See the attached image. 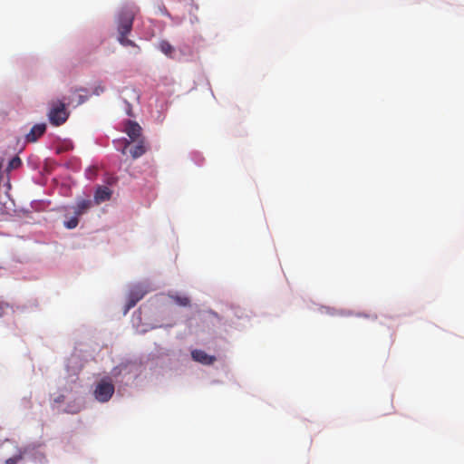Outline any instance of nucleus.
I'll return each mask as SVG.
<instances>
[{
	"mask_svg": "<svg viewBox=\"0 0 464 464\" xmlns=\"http://www.w3.org/2000/svg\"><path fill=\"white\" fill-rule=\"evenodd\" d=\"M22 164L21 159L18 156L14 157L8 163L7 170L10 171L12 169H15L19 168Z\"/></svg>",
	"mask_w": 464,
	"mask_h": 464,
	"instance_id": "obj_13",
	"label": "nucleus"
},
{
	"mask_svg": "<svg viewBox=\"0 0 464 464\" xmlns=\"http://www.w3.org/2000/svg\"><path fill=\"white\" fill-rule=\"evenodd\" d=\"M124 131L130 138V140L124 139L122 141H121V143L122 144L121 152L123 155H125L127 153L128 148L130 147L131 142H135L136 140L145 139L142 136L141 127L135 121H128L124 126Z\"/></svg>",
	"mask_w": 464,
	"mask_h": 464,
	"instance_id": "obj_2",
	"label": "nucleus"
},
{
	"mask_svg": "<svg viewBox=\"0 0 464 464\" xmlns=\"http://www.w3.org/2000/svg\"><path fill=\"white\" fill-rule=\"evenodd\" d=\"M18 459H19V458H17V457L9 458L5 460V464H16Z\"/></svg>",
	"mask_w": 464,
	"mask_h": 464,
	"instance_id": "obj_16",
	"label": "nucleus"
},
{
	"mask_svg": "<svg viewBox=\"0 0 464 464\" xmlns=\"http://www.w3.org/2000/svg\"><path fill=\"white\" fill-rule=\"evenodd\" d=\"M134 143L136 144L130 149V154L131 158L135 160L146 153L148 146L146 144L145 139L136 140Z\"/></svg>",
	"mask_w": 464,
	"mask_h": 464,
	"instance_id": "obj_8",
	"label": "nucleus"
},
{
	"mask_svg": "<svg viewBox=\"0 0 464 464\" xmlns=\"http://www.w3.org/2000/svg\"><path fill=\"white\" fill-rule=\"evenodd\" d=\"M48 117L53 125L59 126L64 123L69 117L65 103L60 101L53 102Z\"/></svg>",
	"mask_w": 464,
	"mask_h": 464,
	"instance_id": "obj_4",
	"label": "nucleus"
},
{
	"mask_svg": "<svg viewBox=\"0 0 464 464\" xmlns=\"http://www.w3.org/2000/svg\"><path fill=\"white\" fill-rule=\"evenodd\" d=\"M46 130L44 123L35 124L32 127L30 132L26 135L25 140L27 142L36 141Z\"/></svg>",
	"mask_w": 464,
	"mask_h": 464,
	"instance_id": "obj_7",
	"label": "nucleus"
},
{
	"mask_svg": "<svg viewBox=\"0 0 464 464\" xmlns=\"http://www.w3.org/2000/svg\"><path fill=\"white\" fill-rule=\"evenodd\" d=\"M136 13L137 10L130 7L121 9L118 14L116 21L119 34L118 41L123 46L138 47L132 40L127 38V35L131 32Z\"/></svg>",
	"mask_w": 464,
	"mask_h": 464,
	"instance_id": "obj_1",
	"label": "nucleus"
},
{
	"mask_svg": "<svg viewBox=\"0 0 464 464\" xmlns=\"http://www.w3.org/2000/svg\"><path fill=\"white\" fill-rule=\"evenodd\" d=\"M115 388L112 381L106 377L98 382L93 392L94 398L100 402H107L112 397Z\"/></svg>",
	"mask_w": 464,
	"mask_h": 464,
	"instance_id": "obj_3",
	"label": "nucleus"
},
{
	"mask_svg": "<svg viewBox=\"0 0 464 464\" xmlns=\"http://www.w3.org/2000/svg\"><path fill=\"white\" fill-rule=\"evenodd\" d=\"M104 90H105L104 86H102L100 83L97 86H95V88L93 89V94L94 95H100L101 93H102L104 92Z\"/></svg>",
	"mask_w": 464,
	"mask_h": 464,
	"instance_id": "obj_15",
	"label": "nucleus"
},
{
	"mask_svg": "<svg viewBox=\"0 0 464 464\" xmlns=\"http://www.w3.org/2000/svg\"><path fill=\"white\" fill-rule=\"evenodd\" d=\"M159 49L169 58H174L175 48L167 40H161L159 43Z\"/></svg>",
	"mask_w": 464,
	"mask_h": 464,
	"instance_id": "obj_10",
	"label": "nucleus"
},
{
	"mask_svg": "<svg viewBox=\"0 0 464 464\" xmlns=\"http://www.w3.org/2000/svg\"><path fill=\"white\" fill-rule=\"evenodd\" d=\"M191 357L194 361L204 365H211L216 362L215 356L209 355L206 352L198 349L191 352Z\"/></svg>",
	"mask_w": 464,
	"mask_h": 464,
	"instance_id": "obj_6",
	"label": "nucleus"
},
{
	"mask_svg": "<svg viewBox=\"0 0 464 464\" xmlns=\"http://www.w3.org/2000/svg\"><path fill=\"white\" fill-rule=\"evenodd\" d=\"M78 223H79V220H78V218H77V216H76V217H72V218H71L68 221H66V222L64 223V226H65L67 228H69V229H72V228H74V227H77Z\"/></svg>",
	"mask_w": 464,
	"mask_h": 464,
	"instance_id": "obj_14",
	"label": "nucleus"
},
{
	"mask_svg": "<svg viewBox=\"0 0 464 464\" xmlns=\"http://www.w3.org/2000/svg\"><path fill=\"white\" fill-rule=\"evenodd\" d=\"M6 308L7 304L0 303V317H2L5 314Z\"/></svg>",
	"mask_w": 464,
	"mask_h": 464,
	"instance_id": "obj_17",
	"label": "nucleus"
},
{
	"mask_svg": "<svg viewBox=\"0 0 464 464\" xmlns=\"http://www.w3.org/2000/svg\"><path fill=\"white\" fill-rule=\"evenodd\" d=\"M111 196V190L105 186L99 187L95 192L94 198L97 203L109 200Z\"/></svg>",
	"mask_w": 464,
	"mask_h": 464,
	"instance_id": "obj_9",
	"label": "nucleus"
},
{
	"mask_svg": "<svg viewBox=\"0 0 464 464\" xmlns=\"http://www.w3.org/2000/svg\"><path fill=\"white\" fill-rule=\"evenodd\" d=\"M149 292V289L143 285H135L130 291L128 301L126 304L127 310L134 307L136 304L143 298V296Z\"/></svg>",
	"mask_w": 464,
	"mask_h": 464,
	"instance_id": "obj_5",
	"label": "nucleus"
},
{
	"mask_svg": "<svg viewBox=\"0 0 464 464\" xmlns=\"http://www.w3.org/2000/svg\"><path fill=\"white\" fill-rule=\"evenodd\" d=\"M92 206V201L89 199H82L79 201L75 207L74 213L76 216L83 214Z\"/></svg>",
	"mask_w": 464,
	"mask_h": 464,
	"instance_id": "obj_11",
	"label": "nucleus"
},
{
	"mask_svg": "<svg viewBox=\"0 0 464 464\" xmlns=\"http://www.w3.org/2000/svg\"><path fill=\"white\" fill-rule=\"evenodd\" d=\"M64 401V395H59L54 399L55 403H61Z\"/></svg>",
	"mask_w": 464,
	"mask_h": 464,
	"instance_id": "obj_18",
	"label": "nucleus"
},
{
	"mask_svg": "<svg viewBox=\"0 0 464 464\" xmlns=\"http://www.w3.org/2000/svg\"><path fill=\"white\" fill-rule=\"evenodd\" d=\"M170 298L179 306H188L190 304V299L188 296L172 295Z\"/></svg>",
	"mask_w": 464,
	"mask_h": 464,
	"instance_id": "obj_12",
	"label": "nucleus"
}]
</instances>
